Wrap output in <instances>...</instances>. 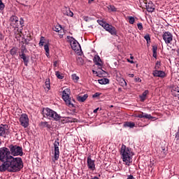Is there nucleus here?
<instances>
[{
  "instance_id": "f257e3e1",
  "label": "nucleus",
  "mask_w": 179,
  "mask_h": 179,
  "mask_svg": "<svg viewBox=\"0 0 179 179\" xmlns=\"http://www.w3.org/2000/svg\"><path fill=\"white\" fill-rule=\"evenodd\" d=\"M0 162L3 164L0 166L1 173L8 171L9 173H17L23 169V160L21 157H13L9 152V148L2 147L0 148Z\"/></svg>"
},
{
  "instance_id": "f03ea898",
  "label": "nucleus",
  "mask_w": 179,
  "mask_h": 179,
  "mask_svg": "<svg viewBox=\"0 0 179 179\" xmlns=\"http://www.w3.org/2000/svg\"><path fill=\"white\" fill-rule=\"evenodd\" d=\"M42 114L45 118H48V120H54V121H59V120L62 118L60 115H58L57 112L49 108H43L42 110Z\"/></svg>"
},
{
  "instance_id": "7ed1b4c3",
  "label": "nucleus",
  "mask_w": 179,
  "mask_h": 179,
  "mask_svg": "<svg viewBox=\"0 0 179 179\" xmlns=\"http://www.w3.org/2000/svg\"><path fill=\"white\" fill-rule=\"evenodd\" d=\"M120 155H122L123 162L126 163L127 166H129L130 163L132 162L129 148H127L125 145H122L120 149Z\"/></svg>"
},
{
  "instance_id": "20e7f679",
  "label": "nucleus",
  "mask_w": 179,
  "mask_h": 179,
  "mask_svg": "<svg viewBox=\"0 0 179 179\" xmlns=\"http://www.w3.org/2000/svg\"><path fill=\"white\" fill-rule=\"evenodd\" d=\"M11 156H23V148L17 145L11 144L8 146Z\"/></svg>"
},
{
  "instance_id": "39448f33",
  "label": "nucleus",
  "mask_w": 179,
  "mask_h": 179,
  "mask_svg": "<svg viewBox=\"0 0 179 179\" xmlns=\"http://www.w3.org/2000/svg\"><path fill=\"white\" fill-rule=\"evenodd\" d=\"M69 93H71V90L66 88L62 92V99L64 101H65L66 106L70 107V108H75V104L72 103L71 101V98L69 97Z\"/></svg>"
},
{
  "instance_id": "423d86ee",
  "label": "nucleus",
  "mask_w": 179,
  "mask_h": 179,
  "mask_svg": "<svg viewBox=\"0 0 179 179\" xmlns=\"http://www.w3.org/2000/svg\"><path fill=\"white\" fill-rule=\"evenodd\" d=\"M54 159L53 162H55L59 159V138H57L54 143Z\"/></svg>"
},
{
  "instance_id": "0eeeda50",
  "label": "nucleus",
  "mask_w": 179,
  "mask_h": 179,
  "mask_svg": "<svg viewBox=\"0 0 179 179\" xmlns=\"http://www.w3.org/2000/svg\"><path fill=\"white\" fill-rule=\"evenodd\" d=\"M19 121L20 122V125L24 128H27L29 127V116L26 113H22L20 118Z\"/></svg>"
},
{
  "instance_id": "6e6552de",
  "label": "nucleus",
  "mask_w": 179,
  "mask_h": 179,
  "mask_svg": "<svg viewBox=\"0 0 179 179\" xmlns=\"http://www.w3.org/2000/svg\"><path fill=\"white\" fill-rule=\"evenodd\" d=\"M163 40L166 44H170L173 41V34L170 31H166L162 35Z\"/></svg>"
},
{
  "instance_id": "1a4fd4ad",
  "label": "nucleus",
  "mask_w": 179,
  "mask_h": 179,
  "mask_svg": "<svg viewBox=\"0 0 179 179\" xmlns=\"http://www.w3.org/2000/svg\"><path fill=\"white\" fill-rule=\"evenodd\" d=\"M70 44L72 50L74 51H79V47H80V45H79V42H78L75 38L70 37Z\"/></svg>"
},
{
  "instance_id": "9d476101",
  "label": "nucleus",
  "mask_w": 179,
  "mask_h": 179,
  "mask_svg": "<svg viewBox=\"0 0 179 179\" xmlns=\"http://www.w3.org/2000/svg\"><path fill=\"white\" fill-rule=\"evenodd\" d=\"M87 167L92 171L96 170V164H94V160L92 159V157L88 156L87 159Z\"/></svg>"
},
{
  "instance_id": "9b49d317",
  "label": "nucleus",
  "mask_w": 179,
  "mask_h": 179,
  "mask_svg": "<svg viewBox=\"0 0 179 179\" xmlns=\"http://www.w3.org/2000/svg\"><path fill=\"white\" fill-rule=\"evenodd\" d=\"M105 30L108 31L112 36H117V29L113 25H110V24H106Z\"/></svg>"
},
{
  "instance_id": "f8f14e48",
  "label": "nucleus",
  "mask_w": 179,
  "mask_h": 179,
  "mask_svg": "<svg viewBox=\"0 0 179 179\" xmlns=\"http://www.w3.org/2000/svg\"><path fill=\"white\" fill-rule=\"evenodd\" d=\"M20 58L23 60L24 64L25 66H27L29 65V61L30 60V57L29 55H27L25 54H19Z\"/></svg>"
},
{
  "instance_id": "ddd939ff",
  "label": "nucleus",
  "mask_w": 179,
  "mask_h": 179,
  "mask_svg": "<svg viewBox=\"0 0 179 179\" xmlns=\"http://www.w3.org/2000/svg\"><path fill=\"white\" fill-rule=\"evenodd\" d=\"M153 76L156 78H165L166 73L163 71L155 70L152 72Z\"/></svg>"
},
{
  "instance_id": "4468645a",
  "label": "nucleus",
  "mask_w": 179,
  "mask_h": 179,
  "mask_svg": "<svg viewBox=\"0 0 179 179\" xmlns=\"http://www.w3.org/2000/svg\"><path fill=\"white\" fill-rule=\"evenodd\" d=\"M145 6L148 12H150L151 13L152 12H155V4L153 3V2L149 1Z\"/></svg>"
},
{
  "instance_id": "2eb2a0df",
  "label": "nucleus",
  "mask_w": 179,
  "mask_h": 179,
  "mask_svg": "<svg viewBox=\"0 0 179 179\" xmlns=\"http://www.w3.org/2000/svg\"><path fill=\"white\" fill-rule=\"evenodd\" d=\"M93 61L95 65H98V66H102V64L100 63L101 62V59L100 58V56L99 55L94 56Z\"/></svg>"
},
{
  "instance_id": "dca6fc26",
  "label": "nucleus",
  "mask_w": 179,
  "mask_h": 179,
  "mask_svg": "<svg viewBox=\"0 0 179 179\" xmlns=\"http://www.w3.org/2000/svg\"><path fill=\"white\" fill-rule=\"evenodd\" d=\"M0 136H3V138H6V129L3 125H0Z\"/></svg>"
},
{
  "instance_id": "f3484780",
  "label": "nucleus",
  "mask_w": 179,
  "mask_h": 179,
  "mask_svg": "<svg viewBox=\"0 0 179 179\" xmlns=\"http://www.w3.org/2000/svg\"><path fill=\"white\" fill-rule=\"evenodd\" d=\"M87 97H89V96L87 95V94H85L83 96H78L77 97V100H78V101H80V103H85V101H86Z\"/></svg>"
},
{
  "instance_id": "a211bd4d",
  "label": "nucleus",
  "mask_w": 179,
  "mask_h": 179,
  "mask_svg": "<svg viewBox=\"0 0 179 179\" xmlns=\"http://www.w3.org/2000/svg\"><path fill=\"white\" fill-rule=\"evenodd\" d=\"M148 94H149V90H147L144 91L141 95L139 96L141 101H145L146 100V96H148Z\"/></svg>"
},
{
  "instance_id": "6ab92c4d",
  "label": "nucleus",
  "mask_w": 179,
  "mask_h": 179,
  "mask_svg": "<svg viewBox=\"0 0 179 179\" xmlns=\"http://www.w3.org/2000/svg\"><path fill=\"white\" fill-rule=\"evenodd\" d=\"M124 128H134L135 127V123L132 122H126L124 124Z\"/></svg>"
},
{
  "instance_id": "aec40b11",
  "label": "nucleus",
  "mask_w": 179,
  "mask_h": 179,
  "mask_svg": "<svg viewBox=\"0 0 179 179\" xmlns=\"http://www.w3.org/2000/svg\"><path fill=\"white\" fill-rule=\"evenodd\" d=\"M64 15H66V16H70L71 17H72V16H73V13L71 11L69 8H66L64 10Z\"/></svg>"
},
{
  "instance_id": "412c9836",
  "label": "nucleus",
  "mask_w": 179,
  "mask_h": 179,
  "mask_svg": "<svg viewBox=\"0 0 179 179\" xmlns=\"http://www.w3.org/2000/svg\"><path fill=\"white\" fill-rule=\"evenodd\" d=\"M98 82L100 85H107L110 83V80H108V78H101L99 80Z\"/></svg>"
},
{
  "instance_id": "4be33fe9",
  "label": "nucleus",
  "mask_w": 179,
  "mask_h": 179,
  "mask_svg": "<svg viewBox=\"0 0 179 179\" xmlns=\"http://www.w3.org/2000/svg\"><path fill=\"white\" fill-rule=\"evenodd\" d=\"M141 115H143V117H145V115H147V117H144V118H146L147 120H156V117H152L151 114H148V113L141 112Z\"/></svg>"
},
{
  "instance_id": "5701e85b",
  "label": "nucleus",
  "mask_w": 179,
  "mask_h": 179,
  "mask_svg": "<svg viewBox=\"0 0 179 179\" xmlns=\"http://www.w3.org/2000/svg\"><path fill=\"white\" fill-rule=\"evenodd\" d=\"M152 57L154 58H157V46L152 45Z\"/></svg>"
},
{
  "instance_id": "b1692460",
  "label": "nucleus",
  "mask_w": 179,
  "mask_h": 179,
  "mask_svg": "<svg viewBox=\"0 0 179 179\" xmlns=\"http://www.w3.org/2000/svg\"><path fill=\"white\" fill-rule=\"evenodd\" d=\"M10 55H12L13 57L16 55V54H17V48H15L13 47L10 50Z\"/></svg>"
},
{
  "instance_id": "393cba45",
  "label": "nucleus",
  "mask_w": 179,
  "mask_h": 179,
  "mask_svg": "<svg viewBox=\"0 0 179 179\" xmlns=\"http://www.w3.org/2000/svg\"><path fill=\"white\" fill-rule=\"evenodd\" d=\"M44 50L46 52L47 57H48V55H50V46L48 45V44L44 45Z\"/></svg>"
},
{
  "instance_id": "a878e982",
  "label": "nucleus",
  "mask_w": 179,
  "mask_h": 179,
  "mask_svg": "<svg viewBox=\"0 0 179 179\" xmlns=\"http://www.w3.org/2000/svg\"><path fill=\"white\" fill-rule=\"evenodd\" d=\"M100 26H101L102 27H103V29H106V27L107 26V24H108V23H106L103 20H97Z\"/></svg>"
},
{
  "instance_id": "bb28decb",
  "label": "nucleus",
  "mask_w": 179,
  "mask_h": 179,
  "mask_svg": "<svg viewBox=\"0 0 179 179\" xmlns=\"http://www.w3.org/2000/svg\"><path fill=\"white\" fill-rule=\"evenodd\" d=\"M41 125H42V127H44L45 128H48V129L51 128V125L49 124L47 122H41Z\"/></svg>"
},
{
  "instance_id": "cd10ccee",
  "label": "nucleus",
  "mask_w": 179,
  "mask_h": 179,
  "mask_svg": "<svg viewBox=\"0 0 179 179\" xmlns=\"http://www.w3.org/2000/svg\"><path fill=\"white\" fill-rule=\"evenodd\" d=\"M53 31L56 32H59L61 30H62V27L61 25H56L55 27H53Z\"/></svg>"
},
{
  "instance_id": "c85d7f7f",
  "label": "nucleus",
  "mask_w": 179,
  "mask_h": 179,
  "mask_svg": "<svg viewBox=\"0 0 179 179\" xmlns=\"http://www.w3.org/2000/svg\"><path fill=\"white\" fill-rule=\"evenodd\" d=\"M78 65H83L85 61L83 60V58L82 57H77L76 59Z\"/></svg>"
},
{
  "instance_id": "c756f323",
  "label": "nucleus",
  "mask_w": 179,
  "mask_h": 179,
  "mask_svg": "<svg viewBox=\"0 0 179 179\" xmlns=\"http://www.w3.org/2000/svg\"><path fill=\"white\" fill-rule=\"evenodd\" d=\"M27 52V49L26 48V45H22L21 46V52L19 54H26Z\"/></svg>"
},
{
  "instance_id": "7c9ffc66",
  "label": "nucleus",
  "mask_w": 179,
  "mask_h": 179,
  "mask_svg": "<svg viewBox=\"0 0 179 179\" xmlns=\"http://www.w3.org/2000/svg\"><path fill=\"white\" fill-rule=\"evenodd\" d=\"M108 10H110V12H117V8H115V6H113V5H110L108 6Z\"/></svg>"
},
{
  "instance_id": "2f4dec72",
  "label": "nucleus",
  "mask_w": 179,
  "mask_h": 179,
  "mask_svg": "<svg viewBox=\"0 0 179 179\" xmlns=\"http://www.w3.org/2000/svg\"><path fill=\"white\" fill-rule=\"evenodd\" d=\"M45 87H47V89H48V90H50V89H51V85L50 84V78H47L45 80Z\"/></svg>"
},
{
  "instance_id": "473e14b6",
  "label": "nucleus",
  "mask_w": 179,
  "mask_h": 179,
  "mask_svg": "<svg viewBox=\"0 0 179 179\" xmlns=\"http://www.w3.org/2000/svg\"><path fill=\"white\" fill-rule=\"evenodd\" d=\"M10 21L13 22H14L15 23H17V22H19V18H17V17L15 15H13L10 17Z\"/></svg>"
},
{
  "instance_id": "72a5a7b5",
  "label": "nucleus",
  "mask_w": 179,
  "mask_h": 179,
  "mask_svg": "<svg viewBox=\"0 0 179 179\" xmlns=\"http://www.w3.org/2000/svg\"><path fill=\"white\" fill-rule=\"evenodd\" d=\"M44 41H45V38H44V36H41L39 41L40 47H43V45H44Z\"/></svg>"
},
{
  "instance_id": "f704fd0d",
  "label": "nucleus",
  "mask_w": 179,
  "mask_h": 179,
  "mask_svg": "<svg viewBox=\"0 0 179 179\" xmlns=\"http://www.w3.org/2000/svg\"><path fill=\"white\" fill-rule=\"evenodd\" d=\"M144 38L147 41V44H150V35L148 34H145Z\"/></svg>"
},
{
  "instance_id": "c9c22d12",
  "label": "nucleus",
  "mask_w": 179,
  "mask_h": 179,
  "mask_svg": "<svg viewBox=\"0 0 179 179\" xmlns=\"http://www.w3.org/2000/svg\"><path fill=\"white\" fill-rule=\"evenodd\" d=\"M120 85L122 87H124V86H127V81L124 78H122L120 79Z\"/></svg>"
},
{
  "instance_id": "e433bc0d",
  "label": "nucleus",
  "mask_w": 179,
  "mask_h": 179,
  "mask_svg": "<svg viewBox=\"0 0 179 179\" xmlns=\"http://www.w3.org/2000/svg\"><path fill=\"white\" fill-rule=\"evenodd\" d=\"M71 78L74 82H78V80H79V76H77L76 73L73 74Z\"/></svg>"
},
{
  "instance_id": "4c0bfd02",
  "label": "nucleus",
  "mask_w": 179,
  "mask_h": 179,
  "mask_svg": "<svg viewBox=\"0 0 179 179\" xmlns=\"http://www.w3.org/2000/svg\"><path fill=\"white\" fill-rule=\"evenodd\" d=\"M55 75L58 79H62L64 78V76L61 75V73H59V71H56Z\"/></svg>"
},
{
  "instance_id": "58836bf2",
  "label": "nucleus",
  "mask_w": 179,
  "mask_h": 179,
  "mask_svg": "<svg viewBox=\"0 0 179 179\" xmlns=\"http://www.w3.org/2000/svg\"><path fill=\"white\" fill-rule=\"evenodd\" d=\"M129 22L130 24H134L135 23V18L134 17H129Z\"/></svg>"
},
{
  "instance_id": "ea45409f",
  "label": "nucleus",
  "mask_w": 179,
  "mask_h": 179,
  "mask_svg": "<svg viewBox=\"0 0 179 179\" xmlns=\"http://www.w3.org/2000/svg\"><path fill=\"white\" fill-rule=\"evenodd\" d=\"M5 8V4L2 2V0H0V10H3Z\"/></svg>"
},
{
  "instance_id": "a19ab883",
  "label": "nucleus",
  "mask_w": 179,
  "mask_h": 179,
  "mask_svg": "<svg viewBox=\"0 0 179 179\" xmlns=\"http://www.w3.org/2000/svg\"><path fill=\"white\" fill-rule=\"evenodd\" d=\"M137 27L138 30H143V25L142 24V23H138L137 24Z\"/></svg>"
},
{
  "instance_id": "79ce46f5",
  "label": "nucleus",
  "mask_w": 179,
  "mask_h": 179,
  "mask_svg": "<svg viewBox=\"0 0 179 179\" xmlns=\"http://www.w3.org/2000/svg\"><path fill=\"white\" fill-rule=\"evenodd\" d=\"M160 65H161L160 61H157L156 66H155V69H159L160 68Z\"/></svg>"
},
{
  "instance_id": "37998d69",
  "label": "nucleus",
  "mask_w": 179,
  "mask_h": 179,
  "mask_svg": "<svg viewBox=\"0 0 179 179\" xmlns=\"http://www.w3.org/2000/svg\"><path fill=\"white\" fill-rule=\"evenodd\" d=\"M101 94H100L99 92H96L95 94H94L92 95V97H93V99H96V97H99Z\"/></svg>"
},
{
  "instance_id": "c03bdc74",
  "label": "nucleus",
  "mask_w": 179,
  "mask_h": 179,
  "mask_svg": "<svg viewBox=\"0 0 179 179\" xmlns=\"http://www.w3.org/2000/svg\"><path fill=\"white\" fill-rule=\"evenodd\" d=\"M162 153H163L164 156H166V155L167 154V151L166 150V148H162Z\"/></svg>"
},
{
  "instance_id": "a18cd8bd",
  "label": "nucleus",
  "mask_w": 179,
  "mask_h": 179,
  "mask_svg": "<svg viewBox=\"0 0 179 179\" xmlns=\"http://www.w3.org/2000/svg\"><path fill=\"white\" fill-rule=\"evenodd\" d=\"M179 92V87H176L173 88V93H178Z\"/></svg>"
},
{
  "instance_id": "49530a36",
  "label": "nucleus",
  "mask_w": 179,
  "mask_h": 179,
  "mask_svg": "<svg viewBox=\"0 0 179 179\" xmlns=\"http://www.w3.org/2000/svg\"><path fill=\"white\" fill-rule=\"evenodd\" d=\"M20 24L21 26H23V24H24V20H23L22 17H21L20 20Z\"/></svg>"
},
{
  "instance_id": "de8ad7c7",
  "label": "nucleus",
  "mask_w": 179,
  "mask_h": 179,
  "mask_svg": "<svg viewBox=\"0 0 179 179\" xmlns=\"http://www.w3.org/2000/svg\"><path fill=\"white\" fill-rule=\"evenodd\" d=\"M137 118H143V117H148V115H142L141 114H138L137 116Z\"/></svg>"
},
{
  "instance_id": "09e8293b",
  "label": "nucleus",
  "mask_w": 179,
  "mask_h": 179,
  "mask_svg": "<svg viewBox=\"0 0 179 179\" xmlns=\"http://www.w3.org/2000/svg\"><path fill=\"white\" fill-rule=\"evenodd\" d=\"M134 80L135 82H138V83H141V82H142V80H141L140 78H136Z\"/></svg>"
},
{
  "instance_id": "8fccbe9b",
  "label": "nucleus",
  "mask_w": 179,
  "mask_h": 179,
  "mask_svg": "<svg viewBox=\"0 0 179 179\" xmlns=\"http://www.w3.org/2000/svg\"><path fill=\"white\" fill-rule=\"evenodd\" d=\"M173 94L175 96V97H178V99H179V92H173Z\"/></svg>"
},
{
  "instance_id": "3c124183",
  "label": "nucleus",
  "mask_w": 179,
  "mask_h": 179,
  "mask_svg": "<svg viewBox=\"0 0 179 179\" xmlns=\"http://www.w3.org/2000/svg\"><path fill=\"white\" fill-rule=\"evenodd\" d=\"M127 179H135V177H134L132 175H129L127 176Z\"/></svg>"
},
{
  "instance_id": "603ef678",
  "label": "nucleus",
  "mask_w": 179,
  "mask_h": 179,
  "mask_svg": "<svg viewBox=\"0 0 179 179\" xmlns=\"http://www.w3.org/2000/svg\"><path fill=\"white\" fill-rule=\"evenodd\" d=\"M24 44H26L27 45H29V41L27 39H24Z\"/></svg>"
},
{
  "instance_id": "864d4df0",
  "label": "nucleus",
  "mask_w": 179,
  "mask_h": 179,
  "mask_svg": "<svg viewBox=\"0 0 179 179\" xmlns=\"http://www.w3.org/2000/svg\"><path fill=\"white\" fill-rule=\"evenodd\" d=\"M83 19H84V20H85V22H89V18H88V17H84Z\"/></svg>"
},
{
  "instance_id": "5fc2aeb1",
  "label": "nucleus",
  "mask_w": 179,
  "mask_h": 179,
  "mask_svg": "<svg viewBox=\"0 0 179 179\" xmlns=\"http://www.w3.org/2000/svg\"><path fill=\"white\" fill-rule=\"evenodd\" d=\"M3 39V35L0 32V40Z\"/></svg>"
},
{
  "instance_id": "6e6d98bb",
  "label": "nucleus",
  "mask_w": 179,
  "mask_h": 179,
  "mask_svg": "<svg viewBox=\"0 0 179 179\" xmlns=\"http://www.w3.org/2000/svg\"><path fill=\"white\" fill-rule=\"evenodd\" d=\"M99 111V108L94 110V113L96 114Z\"/></svg>"
},
{
  "instance_id": "4d7b16f0",
  "label": "nucleus",
  "mask_w": 179,
  "mask_h": 179,
  "mask_svg": "<svg viewBox=\"0 0 179 179\" xmlns=\"http://www.w3.org/2000/svg\"><path fill=\"white\" fill-rule=\"evenodd\" d=\"M99 72H100L101 75H103V73H106V71H104L103 70H101Z\"/></svg>"
},
{
  "instance_id": "13d9d810",
  "label": "nucleus",
  "mask_w": 179,
  "mask_h": 179,
  "mask_svg": "<svg viewBox=\"0 0 179 179\" xmlns=\"http://www.w3.org/2000/svg\"><path fill=\"white\" fill-rule=\"evenodd\" d=\"M129 78H134V76H135V75L134 74H129Z\"/></svg>"
},
{
  "instance_id": "bf43d9fd",
  "label": "nucleus",
  "mask_w": 179,
  "mask_h": 179,
  "mask_svg": "<svg viewBox=\"0 0 179 179\" xmlns=\"http://www.w3.org/2000/svg\"><path fill=\"white\" fill-rule=\"evenodd\" d=\"M92 73H94L95 75H97V73H98V72L94 70H92Z\"/></svg>"
},
{
  "instance_id": "052dcab7",
  "label": "nucleus",
  "mask_w": 179,
  "mask_h": 179,
  "mask_svg": "<svg viewBox=\"0 0 179 179\" xmlns=\"http://www.w3.org/2000/svg\"><path fill=\"white\" fill-rule=\"evenodd\" d=\"M128 62H130V64H134V61L127 59Z\"/></svg>"
},
{
  "instance_id": "680f3d73",
  "label": "nucleus",
  "mask_w": 179,
  "mask_h": 179,
  "mask_svg": "<svg viewBox=\"0 0 179 179\" xmlns=\"http://www.w3.org/2000/svg\"><path fill=\"white\" fill-rule=\"evenodd\" d=\"M72 113H73V114L76 113V109H73Z\"/></svg>"
},
{
  "instance_id": "e2e57ef3",
  "label": "nucleus",
  "mask_w": 179,
  "mask_h": 179,
  "mask_svg": "<svg viewBox=\"0 0 179 179\" xmlns=\"http://www.w3.org/2000/svg\"><path fill=\"white\" fill-rule=\"evenodd\" d=\"M93 1H94V0H89V3H92V2H93Z\"/></svg>"
},
{
  "instance_id": "0e129e2a",
  "label": "nucleus",
  "mask_w": 179,
  "mask_h": 179,
  "mask_svg": "<svg viewBox=\"0 0 179 179\" xmlns=\"http://www.w3.org/2000/svg\"><path fill=\"white\" fill-rule=\"evenodd\" d=\"M54 65H55V66H57V62H54Z\"/></svg>"
},
{
  "instance_id": "69168bd1",
  "label": "nucleus",
  "mask_w": 179,
  "mask_h": 179,
  "mask_svg": "<svg viewBox=\"0 0 179 179\" xmlns=\"http://www.w3.org/2000/svg\"><path fill=\"white\" fill-rule=\"evenodd\" d=\"M2 145V141H1V138H0V146Z\"/></svg>"
},
{
  "instance_id": "338daca9",
  "label": "nucleus",
  "mask_w": 179,
  "mask_h": 179,
  "mask_svg": "<svg viewBox=\"0 0 179 179\" xmlns=\"http://www.w3.org/2000/svg\"><path fill=\"white\" fill-rule=\"evenodd\" d=\"M131 59H134V57H130Z\"/></svg>"
},
{
  "instance_id": "774afa93",
  "label": "nucleus",
  "mask_w": 179,
  "mask_h": 179,
  "mask_svg": "<svg viewBox=\"0 0 179 179\" xmlns=\"http://www.w3.org/2000/svg\"><path fill=\"white\" fill-rule=\"evenodd\" d=\"M72 101H75V99H73Z\"/></svg>"
}]
</instances>
